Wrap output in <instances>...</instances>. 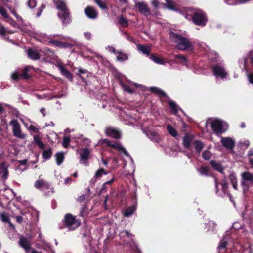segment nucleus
I'll return each instance as SVG.
<instances>
[{
	"label": "nucleus",
	"instance_id": "obj_41",
	"mask_svg": "<svg viewBox=\"0 0 253 253\" xmlns=\"http://www.w3.org/2000/svg\"><path fill=\"white\" fill-rule=\"evenodd\" d=\"M150 90L153 92H154L157 94L162 95V96H165V94L163 92V91L160 88L156 87H152L150 88Z\"/></svg>",
	"mask_w": 253,
	"mask_h": 253
},
{
	"label": "nucleus",
	"instance_id": "obj_34",
	"mask_svg": "<svg viewBox=\"0 0 253 253\" xmlns=\"http://www.w3.org/2000/svg\"><path fill=\"white\" fill-rule=\"evenodd\" d=\"M194 144L196 151L199 154L203 148V143L201 141L196 140L194 141Z\"/></svg>",
	"mask_w": 253,
	"mask_h": 253
},
{
	"label": "nucleus",
	"instance_id": "obj_32",
	"mask_svg": "<svg viewBox=\"0 0 253 253\" xmlns=\"http://www.w3.org/2000/svg\"><path fill=\"white\" fill-rule=\"evenodd\" d=\"M150 58L152 61L157 64L160 65L165 64V62L164 61L163 59L159 56L153 54L151 55Z\"/></svg>",
	"mask_w": 253,
	"mask_h": 253
},
{
	"label": "nucleus",
	"instance_id": "obj_10",
	"mask_svg": "<svg viewBox=\"0 0 253 253\" xmlns=\"http://www.w3.org/2000/svg\"><path fill=\"white\" fill-rule=\"evenodd\" d=\"M242 186L244 193L249 189L248 183L253 184V174L249 172H244L242 173Z\"/></svg>",
	"mask_w": 253,
	"mask_h": 253
},
{
	"label": "nucleus",
	"instance_id": "obj_25",
	"mask_svg": "<svg viewBox=\"0 0 253 253\" xmlns=\"http://www.w3.org/2000/svg\"><path fill=\"white\" fill-rule=\"evenodd\" d=\"M192 140V136L188 134H186L183 138V144L184 146L186 148L189 149Z\"/></svg>",
	"mask_w": 253,
	"mask_h": 253
},
{
	"label": "nucleus",
	"instance_id": "obj_20",
	"mask_svg": "<svg viewBox=\"0 0 253 253\" xmlns=\"http://www.w3.org/2000/svg\"><path fill=\"white\" fill-rule=\"evenodd\" d=\"M85 13L87 17L90 19H95L98 15L96 10L90 6H88L85 8Z\"/></svg>",
	"mask_w": 253,
	"mask_h": 253
},
{
	"label": "nucleus",
	"instance_id": "obj_13",
	"mask_svg": "<svg viewBox=\"0 0 253 253\" xmlns=\"http://www.w3.org/2000/svg\"><path fill=\"white\" fill-rule=\"evenodd\" d=\"M79 151H80V163L84 164H87V160L88 159L89 155L90 153V150L88 148H84L81 150H77V152H79Z\"/></svg>",
	"mask_w": 253,
	"mask_h": 253
},
{
	"label": "nucleus",
	"instance_id": "obj_16",
	"mask_svg": "<svg viewBox=\"0 0 253 253\" xmlns=\"http://www.w3.org/2000/svg\"><path fill=\"white\" fill-rule=\"evenodd\" d=\"M106 134L114 138H120L121 136V132L117 128L113 127H107L105 130Z\"/></svg>",
	"mask_w": 253,
	"mask_h": 253
},
{
	"label": "nucleus",
	"instance_id": "obj_47",
	"mask_svg": "<svg viewBox=\"0 0 253 253\" xmlns=\"http://www.w3.org/2000/svg\"><path fill=\"white\" fill-rule=\"evenodd\" d=\"M103 174L107 175V173L105 172L102 168H101L96 172L95 177L96 178H99L101 177Z\"/></svg>",
	"mask_w": 253,
	"mask_h": 253
},
{
	"label": "nucleus",
	"instance_id": "obj_21",
	"mask_svg": "<svg viewBox=\"0 0 253 253\" xmlns=\"http://www.w3.org/2000/svg\"><path fill=\"white\" fill-rule=\"evenodd\" d=\"M53 3L56 8L62 12L67 10L66 4L63 0H53Z\"/></svg>",
	"mask_w": 253,
	"mask_h": 253
},
{
	"label": "nucleus",
	"instance_id": "obj_45",
	"mask_svg": "<svg viewBox=\"0 0 253 253\" xmlns=\"http://www.w3.org/2000/svg\"><path fill=\"white\" fill-rule=\"evenodd\" d=\"M215 225V223L212 221H209L208 223H205L206 228L207 229V230H213Z\"/></svg>",
	"mask_w": 253,
	"mask_h": 253
},
{
	"label": "nucleus",
	"instance_id": "obj_40",
	"mask_svg": "<svg viewBox=\"0 0 253 253\" xmlns=\"http://www.w3.org/2000/svg\"><path fill=\"white\" fill-rule=\"evenodd\" d=\"M174 58L175 59H179L181 61L182 64L185 65L187 67H188L187 64V60L185 57L182 56V55H174Z\"/></svg>",
	"mask_w": 253,
	"mask_h": 253
},
{
	"label": "nucleus",
	"instance_id": "obj_36",
	"mask_svg": "<svg viewBox=\"0 0 253 253\" xmlns=\"http://www.w3.org/2000/svg\"><path fill=\"white\" fill-rule=\"evenodd\" d=\"M227 239H223L220 242L218 247V253H220L222 250H224L227 245Z\"/></svg>",
	"mask_w": 253,
	"mask_h": 253
},
{
	"label": "nucleus",
	"instance_id": "obj_17",
	"mask_svg": "<svg viewBox=\"0 0 253 253\" xmlns=\"http://www.w3.org/2000/svg\"><path fill=\"white\" fill-rule=\"evenodd\" d=\"M27 54L31 59L37 60L40 59V57L42 55L43 52L41 50H35L30 49L27 50Z\"/></svg>",
	"mask_w": 253,
	"mask_h": 253
},
{
	"label": "nucleus",
	"instance_id": "obj_38",
	"mask_svg": "<svg viewBox=\"0 0 253 253\" xmlns=\"http://www.w3.org/2000/svg\"><path fill=\"white\" fill-rule=\"evenodd\" d=\"M167 130L168 132L173 137L177 136V132L176 130L170 125L167 126Z\"/></svg>",
	"mask_w": 253,
	"mask_h": 253
},
{
	"label": "nucleus",
	"instance_id": "obj_44",
	"mask_svg": "<svg viewBox=\"0 0 253 253\" xmlns=\"http://www.w3.org/2000/svg\"><path fill=\"white\" fill-rule=\"evenodd\" d=\"M11 78L14 81H17L21 79V74L19 73L17 71H15L11 73Z\"/></svg>",
	"mask_w": 253,
	"mask_h": 253
},
{
	"label": "nucleus",
	"instance_id": "obj_52",
	"mask_svg": "<svg viewBox=\"0 0 253 253\" xmlns=\"http://www.w3.org/2000/svg\"><path fill=\"white\" fill-rule=\"evenodd\" d=\"M95 2L101 9H106V5L105 3L101 0H95Z\"/></svg>",
	"mask_w": 253,
	"mask_h": 253
},
{
	"label": "nucleus",
	"instance_id": "obj_53",
	"mask_svg": "<svg viewBox=\"0 0 253 253\" xmlns=\"http://www.w3.org/2000/svg\"><path fill=\"white\" fill-rule=\"evenodd\" d=\"M0 13L1 16L6 19H8L9 17L8 16L5 9L0 6Z\"/></svg>",
	"mask_w": 253,
	"mask_h": 253
},
{
	"label": "nucleus",
	"instance_id": "obj_59",
	"mask_svg": "<svg viewBox=\"0 0 253 253\" xmlns=\"http://www.w3.org/2000/svg\"><path fill=\"white\" fill-rule=\"evenodd\" d=\"M106 49L111 53H114V54H116V53L117 51H116V50L115 49L114 47H113V46H108L107 47H106Z\"/></svg>",
	"mask_w": 253,
	"mask_h": 253
},
{
	"label": "nucleus",
	"instance_id": "obj_42",
	"mask_svg": "<svg viewBox=\"0 0 253 253\" xmlns=\"http://www.w3.org/2000/svg\"><path fill=\"white\" fill-rule=\"evenodd\" d=\"M71 141V137L70 136H64L63 138V140L62 142V145L63 146L67 148L69 146V144Z\"/></svg>",
	"mask_w": 253,
	"mask_h": 253
},
{
	"label": "nucleus",
	"instance_id": "obj_11",
	"mask_svg": "<svg viewBox=\"0 0 253 253\" xmlns=\"http://www.w3.org/2000/svg\"><path fill=\"white\" fill-rule=\"evenodd\" d=\"M143 132L145 133L147 136L150 139V140L155 143H159L162 138L160 135L155 131L154 130H143Z\"/></svg>",
	"mask_w": 253,
	"mask_h": 253
},
{
	"label": "nucleus",
	"instance_id": "obj_14",
	"mask_svg": "<svg viewBox=\"0 0 253 253\" xmlns=\"http://www.w3.org/2000/svg\"><path fill=\"white\" fill-rule=\"evenodd\" d=\"M222 145L228 149H232L235 146V141L230 137H221Z\"/></svg>",
	"mask_w": 253,
	"mask_h": 253
},
{
	"label": "nucleus",
	"instance_id": "obj_2",
	"mask_svg": "<svg viewBox=\"0 0 253 253\" xmlns=\"http://www.w3.org/2000/svg\"><path fill=\"white\" fill-rule=\"evenodd\" d=\"M208 122L213 131L217 134L225 132L228 128L227 123L219 119H210Z\"/></svg>",
	"mask_w": 253,
	"mask_h": 253
},
{
	"label": "nucleus",
	"instance_id": "obj_12",
	"mask_svg": "<svg viewBox=\"0 0 253 253\" xmlns=\"http://www.w3.org/2000/svg\"><path fill=\"white\" fill-rule=\"evenodd\" d=\"M120 236L125 242L126 244H130V246L133 244V236L126 230H123L120 233Z\"/></svg>",
	"mask_w": 253,
	"mask_h": 253
},
{
	"label": "nucleus",
	"instance_id": "obj_28",
	"mask_svg": "<svg viewBox=\"0 0 253 253\" xmlns=\"http://www.w3.org/2000/svg\"><path fill=\"white\" fill-rule=\"evenodd\" d=\"M169 105L170 108L171 112L174 114H177L179 109L181 111L183 112V110L180 109L179 107L177 105V104H176L173 101H169Z\"/></svg>",
	"mask_w": 253,
	"mask_h": 253
},
{
	"label": "nucleus",
	"instance_id": "obj_5",
	"mask_svg": "<svg viewBox=\"0 0 253 253\" xmlns=\"http://www.w3.org/2000/svg\"><path fill=\"white\" fill-rule=\"evenodd\" d=\"M106 143L107 146H110L113 148L117 150L120 153H124L125 155L129 157L131 159V157L129 155L128 152L124 148V147L119 143L117 142H112L108 139H102L98 141V144H102Z\"/></svg>",
	"mask_w": 253,
	"mask_h": 253
},
{
	"label": "nucleus",
	"instance_id": "obj_23",
	"mask_svg": "<svg viewBox=\"0 0 253 253\" xmlns=\"http://www.w3.org/2000/svg\"><path fill=\"white\" fill-rule=\"evenodd\" d=\"M197 10L193 9L191 8H188L185 10V12H182L181 10H179L178 12H179L181 14L183 15L185 17V18L187 19L193 20V16L194 15V12L197 11Z\"/></svg>",
	"mask_w": 253,
	"mask_h": 253
},
{
	"label": "nucleus",
	"instance_id": "obj_33",
	"mask_svg": "<svg viewBox=\"0 0 253 253\" xmlns=\"http://www.w3.org/2000/svg\"><path fill=\"white\" fill-rule=\"evenodd\" d=\"M198 172L202 175L207 176L209 169L207 167L201 166L199 169H197Z\"/></svg>",
	"mask_w": 253,
	"mask_h": 253
},
{
	"label": "nucleus",
	"instance_id": "obj_26",
	"mask_svg": "<svg viewBox=\"0 0 253 253\" xmlns=\"http://www.w3.org/2000/svg\"><path fill=\"white\" fill-rule=\"evenodd\" d=\"M48 184L43 179H39L35 183V187L37 189H40L42 187H47Z\"/></svg>",
	"mask_w": 253,
	"mask_h": 253
},
{
	"label": "nucleus",
	"instance_id": "obj_61",
	"mask_svg": "<svg viewBox=\"0 0 253 253\" xmlns=\"http://www.w3.org/2000/svg\"><path fill=\"white\" fill-rule=\"evenodd\" d=\"M248 77L250 83L253 84V73L248 74Z\"/></svg>",
	"mask_w": 253,
	"mask_h": 253
},
{
	"label": "nucleus",
	"instance_id": "obj_43",
	"mask_svg": "<svg viewBox=\"0 0 253 253\" xmlns=\"http://www.w3.org/2000/svg\"><path fill=\"white\" fill-rule=\"evenodd\" d=\"M0 218L2 222L5 223H8L10 225H11V223L10 222L9 216L8 214L5 213H1Z\"/></svg>",
	"mask_w": 253,
	"mask_h": 253
},
{
	"label": "nucleus",
	"instance_id": "obj_37",
	"mask_svg": "<svg viewBox=\"0 0 253 253\" xmlns=\"http://www.w3.org/2000/svg\"><path fill=\"white\" fill-rule=\"evenodd\" d=\"M31 69V67H25L23 69V73L21 74V78L24 79H28L30 77V76L28 74V72Z\"/></svg>",
	"mask_w": 253,
	"mask_h": 253
},
{
	"label": "nucleus",
	"instance_id": "obj_48",
	"mask_svg": "<svg viewBox=\"0 0 253 253\" xmlns=\"http://www.w3.org/2000/svg\"><path fill=\"white\" fill-rule=\"evenodd\" d=\"M151 3L154 7V9L152 10H155L157 12H158L157 11V9H158L160 7L161 3L159 2L158 0H152L151 2Z\"/></svg>",
	"mask_w": 253,
	"mask_h": 253
},
{
	"label": "nucleus",
	"instance_id": "obj_50",
	"mask_svg": "<svg viewBox=\"0 0 253 253\" xmlns=\"http://www.w3.org/2000/svg\"><path fill=\"white\" fill-rule=\"evenodd\" d=\"M121 85L123 87V89L125 91L127 92L128 93H133V90L131 88V87L129 86L125 85L122 83H121Z\"/></svg>",
	"mask_w": 253,
	"mask_h": 253
},
{
	"label": "nucleus",
	"instance_id": "obj_30",
	"mask_svg": "<svg viewBox=\"0 0 253 253\" xmlns=\"http://www.w3.org/2000/svg\"><path fill=\"white\" fill-rule=\"evenodd\" d=\"M210 164L212 166L215 170L220 172H222L223 169L220 163L215 161L212 160L210 161Z\"/></svg>",
	"mask_w": 253,
	"mask_h": 253
},
{
	"label": "nucleus",
	"instance_id": "obj_63",
	"mask_svg": "<svg viewBox=\"0 0 253 253\" xmlns=\"http://www.w3.org/2000/svg\"><path fill=\"white\" fill-rule=\"evenodd\" d=\"M250 142L248 140H245L244 142L241 143L242 146H245L248 147L250 145Z\"/></svg>",
	"mask_w": 253,
	"mask_h": 253
},
{
	"label": "nucleus",
	"instance_id": "obj_62",
	"mask_svg": "<svg viewBox=\"0 0 253 253\" xmlns=\"http://www.w3.org/2000/svg\"><path fill=\"white\" fill-rule=\"evenodd\" d=\"M82 134H79L78 136L76 137H73V139L74 140V142L76 143H78V139H81L82 138Z\"/></svg>",
	"mask_w": 253,
	"mask_h": 253
},
{
	"label": "nucleus",
	"instance_id": "obj_57",
	"mask_svg": "<svg viewBox=\"0 0 253 253\" xmlns=\"http://www.w3.org/2000/svg\"><path fill=\"white\" fill-rule=\"evenodd\" d=\"M10 108H11V111L12 112L13 115L15 117H18L20 115L18 111L14 107H10Z\"/></svg>",
	"mask_w": 253,
	"mask_h": 253
},
{
	"label": "nucleus",
	"instance_id": "obj_51",
	"mask_svg": "<svg viewBox=\"0 0 253 253\" xmlns=\"http://www.w3.org/2000/svg\"><path fill=\"white\" fill-rule=\"evenodd\" d=\"M202 157L205 160H209L211 158V154L209 151L205 150L203 152Z\"/></svg>",
	"mask_w": 253,
	"mask_h": 253
},
{
	"label": "nucleus",
	"instance_id": "obj_4",
	"mask_svg": "<svg viewBox=\"0 0 253 253\" xmlns=\"http://www.w3.org/2000/svg\"><path fill=\"white\" fill-rule=\"evenodd\" d=\"M65 226L70 230H73L81 225V222L76 219V217L71 214H67L64 217Z\"/></svg>",
	"mask_w": 253,
	"mask_h": 253
},
{
	"label": "nucleus",
	"instance_id": "obj_8",
	"mask_svg": "<svg viewBox=\"0 0 253 253\" xmlns=\"http://www.w3.org/2000/svg\"><path fill=\"white\" fill-rule=\"evenodd\" d=\"M124 35L126 38L130 42L134 43L137 45V49L143 54L149 55L150 52V47L149 46L140 45L137 43V41L127 33L124 32Z\"/></svg>",
	"mask_w": 253,
	"mask_h": 253
},
{
	"label": "nucleus",
	"instance_id": "obj_49",
	"mask_svg": "<svg viewBox=\"0 0 253 253\" xmlns=\"http://www.w3.org/2000/svg\"><path fill=\"white\" fill-rule=\"evenodd\" d=\"M49 42L54 45V46H58V47H63V46H64V45L63 44V42H61L58 41H56V40H51L49 41Z\"/></svg>",
	"mask_w": 253,
	"mask_h": 253
},
{
	"label": "nucleus",
	"instance_id": "obj_39",
	"mask_svg": "<svg viewBox=\"0 0 253 253\" xmlns=\"http://www.w3.org/2000/svg\"><path fill=\"white\" fill-rule=\"evenodd\" d=\"M52 155V150L51 149L44 150L43 152L42 156L45 160L49 159Z\"/></svg>",
	"mask_w": 253,
	"mask_h": 253
},
{
	"label": "nucleus",
	"instance_id": "obj_35",
	"mask_svg": "<svg viewBox=\"0 0 253 253\" xmlns=\"http://www.w3.org/2000/svg\"><path fill=\"white\" fill-rule=\"evenodd\" d=\"M56 161L58 165H60L63 161L64 156L62 152H58L56 155Z\"/></svg>",
	"mask_w": 253,
	"mask_h": 253
},
{
	"label": "nucleus",
	"instance_id": "obj_7",
	"mask_svg": "<svg viewBox=\"0 0 253 253\" xmlns=\"http://www.w3.org/2000/svg\"><path fill=\"white\" fill-rule=\"evenodd\" d=\"M207 21L205 14L203 11L197 10V11L194 12L193 21L195 24L204 26L206 25Z\"/></svg>",
	"mask_w": 253,
	"mask_h": 253
},
{
	"label": "nucleus",
	"instance_id": "obj_54",
	"mask_svg": "<svg viewBox=\"0 0 253 253\" xmlns=\"http://www.w3.org/2000/svg\"><path fill=\"white\" fill-rule=\"evenodd\" d=\"M27 3L30 8H34L37 4L36 0H28Z\"/></svg>",
	"mask_w": 253,
	"mask_h": 253
},
{
	"label": "nucleus",
	"instance_id": "obj_15",
	"mask_svg": "<svg viewBox=\"0 0 253 253\" xmlns=\"http://www.w3.org/2000/svg\"><path fill=\"white\" fill-rule=\"evenodd\" d=\"M58 17L62 21L63 24H68L71 22V18L69 10H66L62 12H59Z\"/></svg>",
	"mask_w": 253,
	"mask_h": 253
},
{
	"label": "nucleus",
	"instance_id": "obj_55",
	"mask_svg": "<svg viewBox=\"0 0 253 253\" xmlns=\"http://www.w3.org/2000/svg\"><path fill=\"white\" fill-rule=\"evenodd\" d=\"M27 128L29 130H31L34 132L37 133L39 131V129L33 125H30Z\"/></svg>",
	"mask_w": 253,
	"mask_h": 253
},
{
	"label": "nucleus",
	"instance_id": "obj_64",
	"mask_svg": "<svg viewBox=\"0 0 253 253\" xmlns=\"http://www.w3.org/2000/svg\"><path fill=\"white\" fill-rule=\"evenodd\" d=\"M83 141L85 143V144L87 145H88L91 142L90 140L87 138H83Z\"/></svg>",
	"mask_w": 253,
	"mask_h": 253
},
{
	"label": "nucleus",
	"instance_id": "obj_27",
	"mask_svg": "<svg viewBox=\"0 0 253 253\" xmlns=\"http://www.w3.org/2000/svg\"><path fill=\"white\" fill-rule=\"evenodd\" d=\"M135 210L136 206L135 205H133L131 207L127 208L124 212V215L125 217H129L134 213Z\"/></svg>",
	"mask_w": 253,
	"mask_h": 253
},
{
	"label": "nucleus",
	"instance_id": "obj_58",
	"mask_svg": "<svg viewBox=\"0 0 253 253\" xmlns=\"http://www.w3.org/2000/svg\"><path fill=\"white\" fill-rule=\"evenodd\" d=\"M230 179L232 183H233L234 181L235 182H237L236 176L235 174L234 173H232L231 174H230Z\"/></svg>",
	"mask_w": 253,
	"mask_h": 253
},
{
	"label": "nucleus",
	"instance_id": "obj_22",
	"mask_svg": "<svg viewBox=\"0 0 253 253\" xmlns=\"http://www.w3.org/2000/svg\"><path fill=\"white\" fill-rule=\"evenodd\" d=\"M30 239H28L24 237H21L20 238L19 244L20 246L27 251L30 248Z\"/></svg>",
	"mask_w": 253,
	"mask_h": 253
},
{
	"label": "nucleus",
	"instance_id": "obj_6",
	"mask_svg": "<svg viewBox=\"0 0 253 253\" xmlns=\"http://www.w3.org/2000/svg\"><path fill=\"white\" fill-rule=\"evenodd\" d=\"M212 69L213 75L215 76L217 81L218 78L222 80L226 79L228 75L227 72L221 65L216 64L213 65Z\"/></svg>",
	"mask_w": 253,
	"mask_h": 253
},
{
	"label": "nucleus",
	"instance_id": "obj_1",
	"mask_svg": "<svg viewBox=\"0 0 253 253\" xmlns=\"http://www.w3.org/2000/svg\"><path fill=\"white\" fill-rule=\"evenodd\" d=\"M169 37L172 42L176 43V49L184 51L192 47V44L190 41L178 33L170 32Z\"/></svg>",
	"mask_w": 253,
	"mask_h": 253
},
{
	"label": "nucleus",
	"instance_id": "obj_18",
	"mask_svg": "<svg viewBox=\"0 0 253 253\" xmlns=\"http://www.w3.org/2000/svg\"><path fill=\"white\" fill-rule=\"evenodd\" d=\"M8 165L5 162L0 163V175L4 180H6L8 177Z\"/></svg>",
	"mask_w": 253,
	"mask_h": 253
},
{
	"label": "nucleus",
	"instance_id": "obj_29",
	"mask_svg": "<svg viewBox=\"0 0 253 253\" xmlns=\"http://www.w3.org/2000/svg\"><path fill=\"white\" fill-rule=\"evenodd\" d=\"M165 0L166 1V4H163V5L166 8H168V9H169L171 10L177 11V12L179 11V10H178L175 8L174 4L173 2V1H172L170 0Z\"/></svg>",
	"mask_w": 253,
	"mask_h": 253
},
{
	"label": "nucleus",
	"instance_id": "obj_56",
	"mask_svg": "<svg viewBox=\"0 0 253 253\" xmlns=\"http://www.w3.org/2000/svg\"><path fill=\"white\" fill-rule=\"evenodd\" d=\"M7 7L9 8L11 13L13 14L18 20L22 21L21 17L16 13L15 10L8 6Z\"/></svg>",
	"mask_w": 253,
	"mask_h": 253
},
{
	"label": "nucleus",
	"instance_id": "obj_60",
	"mask_svg": "<svg viewBox=\"0 0 253 253\" xmlns=\"http://www.w3.org/2000/svg\"><path fill=\"white\" fill-rule=\"evenodd\" d=\"M7 22H8L11 25H12L14 27L16 26V22L10 17H9L7 19Z\"/></svg>",
	"mask_w": 253,
	"mask_h": 253
},
{
	"label": "nucleus",
	"instance_id": "obj_9",
	"mask_svg": "<svg viewBox=\"0 0 253 253\" xmlns=\"http://www.w3.org/2000/svg\"><path fill=\"white\" fill-rule=\"evenodd\" d=\"M9 124L12 126V132L14 136L20 139L25 138L26 135L22 133L20 124L16 120H11Z\"/></svg>",
	"mask_w": 253,
	"mask_h": 253
},
{
	"label": "nucleus",
	"instance_id": "obj_3",
	"mask_svg": "<svg viewBox=\"0 0 253 253\" xmlns=\"http://www.w3.org/2000/svg\"><path fill=\"white\" fill-rule=\"evenodd\" d=\"M135 5L138 8L139 12L146 17H148L149 16H154L159 15V13L156 11L151 10L147 4L144 1L135 2Z\"/></svg>",
	"mask_w": 253,
	"mask_h": 253
},
{
	"label": "nucleus",
	"instance_id": "obj_46",
	"mask_svg": "<svg viewBox=\"0 0 253 253\" xmlns=\"http://www.w3.org/2000/svg\"><path fill=\"white\" fill-rule=\"evenodd\" d=\"M118 22L120 24H121L123 26L127 27L128 26L127 21L123 16H120L118 18Z\"/></svg>",
	"mask_w": 253,
	"mask_h": 253
},
{
	"label": "nucleus",
	"instance_id": "obj_19",
	"mask_svg": "<svg viewBox=\"0 0 253 253\" xmlns=\"http://www.w3.org/2000/svg\"><path fill=\"white\" fill-rule=\"evenodd\" d=\"M215 184L217 193L219 191V187H221L222 190L224 194L227 193L228 184L225 180H223L221 182H218L217 179L215 178Z\"/></svg>",
	"mask_w": 253,
	"mask_h": 253
},
{
	"label": "nucleus",
	"instance_id": "obj_24",
	"mask_svg": "<svg viewBox=\"0 0 253 253\" xmlns=\"http://www.w3.org/2000/svg\"><path fill=\"white\" fill-rule=\"evenodd\" d=\"M58 68H59L62 75L66 77L67 79L70 80V81H72L73 76L71 73L67 70L66 68H65L61 64H59L58 65Z\"/></svg>",
	"mask_w": 253,
	"mask_h": 253
},
{
	"label": "nucleus",
	"instance_id": "obj_31",
	"mask_svg": "<svg viewBox=\"0 0 253 253\" xmlns=\"http://www.w3.org/2000/svg\"><path fill=\"white\" fill-rule=\"evenodd\" d=\"M116 55L117 60L119 61L122 62L128 59L127 54L121 51H117Z\"/></svg>",
	"mask_w": 253,
	"mask_h": 253
}]
</instances>
